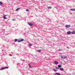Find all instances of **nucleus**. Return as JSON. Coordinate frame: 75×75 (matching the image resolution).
Returning <instances> with one entry per match:
<instances>
[{
    "mask_svg": "<svg viewBox=\"0 0 75 75\" xmlns=\"http://www.w3.org/2000/svg\"><path fill=\"white\" fill-rule=\"evenodd\" d=\"M3 4V3H2L0 1V5H2Z\"/></svg>",
    "mask_w": 75,
    "mask_h": 75,
    "instance_id": "20",
    "label": "nucleus"
},
{
    "mask_svg": "<svg viewBox=\"0 0 75 75\" xmlns=\"http://www.w3.org/2000/svg\"><path fill=\"white\" fill-rule=\"evenodd\" d=\"M53 70L54 71H58V70H56L54 69H53Z\"/></svg>",
    "mask_w": 75,
    "mask_h": 75,
    "instance_id": "24",
    "label": "nucleus"
},
{
    "mask_svg": "<svg viewBox=\"0 0 75 75\" xmlns=\"http://www.w3.org/2000/svg\"><path fill=\"white\" fill-rule=\"evenodd\" d=\"M4 69H8V67H4Z\"/></svg>",
    "mask_w": 75,
    "mask_h": 75,
    "instance_id": "16",
    "label": "nucleus"
},
{
    "mask_svg": "<svg viewBox=\"0 0 75 75\" xmlns=\"http://www.w3.org/2000/svg\"><path fill=\"white\" fill-rule=\"evenodd\" d=\"M47 8H48V9H51V7H47Z\"/></svg>",
    "mask_w": 75,
    "mask_h": 75,
    "instance_id": "21",
    "label": "nucleus"
},
{
    "mask_svg": "<svg viewBox=\"0 0 75 75\" xmlns=\"http://www.w3.org/2000/svg\"><path fill=\"white\" fill-rule=\"evenodd\" d=\"M60 71H64V69L63 68H60Z\"/></svg>",
    "mask_w": 75,
    "mask_h": 75,
    "instance_id": "5",
    "label": "nucleus"
},
{
    "mask_svg": "<svg viewBox=\"0 0 75 75\" xmlns=\"http://www.w3.org/2000/svg\"><path fill=\"white\" fill-rule=\"evenodd\" d=\"M62 51V49H59V50H57V51Z\"/></svg>",
    "mask_w": 75,
    "mask_h": 75,
    "instance_id": "22",
    "label": "nucleus"
},
{
    "mask_svg": "<svg viewBox=\"0 0 75 75\" xmlns=\"http://www.w3.org/2000/svg\"><path fill=\"white\" fill-rule=\"evenodd\" d=\"M37 52H40V51H41V50H38L37 51Z\"/></svg>",
    "mask_w": 75,
    "mask_h": 75,
    "instance_id": "12",
    "label": "nucleus"
},
{
    "mask_svg": "<svg viewBox=\"0 0 75 75\" xmlns=\"http://www.w3.org/2000/svg\"><path fill=\"white\" fill-rule=\"evenodd\" d=\"M65 27L66 28H69V27H70V25H67L65 26Z\"/></svg>",
    "mask_w": 75,
    "mask_h": 75,
    "instance_id": "3",
    "label": "nucleus"
},
{
    "mask_svg": "<svg viewBox=\"0 0 75 75\" xmlns=\"http://www.w3.org/2000/svg\"><path fill=\"white\" fill-rule=\"evenodd\" d=\"M24 41V39H20V40H18V42H22Z\"/></svg>",
    "mask_w": 75,
    "mask_h": 75,
    "instance_id": "1",
    "label": "nucleus"
},
{
    "mask_svg": "<svg viewBox=\"0 0 75 75\" xmlns=\"http://www.w3.org/2000/svg\"><path fill=\"white\" fill-rule=\"evenodd\" d=\"M70 10H72V11H75V9H74H74H71Z\"/></svg>",
    "mask_w": 75,
    "mask_h": 75,
    "instance_id": "10",
    "label": "nucleus"
},
{
    "mask_svg": "<svg viewBox=\"0 0 75 75\" xmlns=\"http://www.w3.org/2000/svg\"><path fill=\"white\" fill-rule=\"evenodd\" d=\"M58 67H59V68H61V65H58Z\"/></svg>",
    "mask_w": 75,
    "mask_h": 75,
    "instance_id": "13",
    "label": "nucleus"
},
{
    "mask_svg": "<svg viewBox=\"0 0 75 75\" xmlns=\"http://www.w3.org/2000/svg\"><path fill=\"white\" fill-rule=\"evenodd\" d=\"M29 45L30 46H32L33 45L32 44H29Z\"/></svg>",
    "mask_w": 75,
    "mask_h": 75,
    "instance_id": "18",
    "label": "nucleus"
},
{
    "mask_svg": "<svg viewBox=\"0 0 75 75\" xmlns=\"http://www.w3.org/2000/svg\"><path fill=\"white\" fill-rule=\"evenodd\" d=\"M48 20L50 21H51V20H50V19H48Z\"/></svg>",
    "mask_w": 75,
    "mask_h": 75,
    "instance_id": "29",
    "label": "nucleus"
},
{
    "mask_svg": "<svg viewBox=\"0 0 75 75\" xmlns=\"http://www.w3.org/2000/svg\"><path fill=\"white\" fill-rule=\"evenodd\" d=\"M12 21H15V20H14V19H12Z\"/></svg>",
    "mask_w": 75,
    "mask_h": 75,
    "instance_id": "26",
    "label": "nucleus"
},
{
    "mask_svg": "<svg viewBox=\"0 0 75 75\" xmlns=\"http://www.w3.org/2000/svg\"><path fill=\"white\" fill-rule=\"evenodd\" d=\"M4 69V67H3V68H1L0 69V71H1V70H3Z\"/></svg>",
    "mask_w": 75,
    "mask_h": 75,
    "instance_id": "8",
    "label": "nucleus"
},
{
    "mask_svg": "<svg viewBox=\"0 0 75 75\" xmlns=\"http://www.w3.org/2000/svg\"><path fill=\"white\" fill-rule=\"evenodd\" d=\"M54 64H55L57 65V64H58V62L57 61H55L54 62Z\"/></svg>",
    "mask_w": 75,
    "mask_h": 75,
    "instance_id": "6",
    "label": "nucleus"
},
{
    "mask_svg": "<svg viewBox=\"0 0 75 75\" xmlns=\"http://www.w3.org/2000/svg\"><path fill=\"white\" fill-rule=\"evenodd\" d=\"M18 39H15L14 40V42H17V41H18Z\"/></svg>",
    "mask_w": 75,
    "mask_h": 75,
    "instance_id": "9",
    "label": "nucleus"
},
{
    "mask_svg": "<svg viewBox=\"0 0 75 75\" xmlns=\"http://www.w3.org/2000/svg\"><path fill=\"white\" fill-rule=\"evenodd\" d=\"M64 58H67V56H64Z\"/></svg>",
    "mask_w": 75,
    "mask_h": 75,
    "instance_id": "23",
    "label": "nucleus"
},
{
    "mask_svg": "<svg viewBox=\"0 0 75 75\" xmlns=\"http://www.w3.org/2000/svg\"><path fill=\"white\" fill-rule=\"evenodd\" d=\"M55 69H59V68L58 67H56Z\"/></svg>",
    "mask_w": 75,
    "mask_h": 75,
    "instance_id": "14",
    "label": "nucleus"
},
{
    "mask_svg": "<svg viewBox=\"0 0 75 75\" xmlns=\"http://www.w3.org/2000/svg\"><path fill=\"white\" fill-rule=\"evenodd\" d=\"M67 33L68 34H71V32L70 31H69L67 32Z\"/></svg>",
    "mask_w": 75,
    "mask_h": 75,
    "instance_id": "4",
    "label": "nucleus"
},
{
    "mask_svg": "<svg viewBox=\"0 0 75 75\" xmlns=\"http://www.w3.org/2000/svg\"><path fill=\"white\" fill-rule=\"evenodd\" d=\"M26 11H29V10H28V9H27L26 10Z\"/></svg>",
    "mask_w": 75,
    "mask_h": 75,
    "instance_id": "25",
    "label": "nucleus"
},
{
    "mask_svg": "<svg viewBox=\"0 0 75 75\" xmlns=\"http://www.w3.org/2000/svg\"><path fill=\"white\" fill-rule=\"evenodd\" d=\"M61 57L62 58H64V55L61 56Z\"/></svg>",
    "mask_w": 75,
    "mask_h": 75,
    "instance_id": "19",
    "label": "nucleus"
},
{
    "mask_svg": "<svg viewBox=\"0 0 75 75\" xmlns=\"http://www.w3.org/2000/svg\"><path fill=\"white\" fill-rule=\"evenodd\" d=\"M29 66L30 68H31V66H30V64H29Z\"/></svg>",
    "mask_w": 75,
    "mask_h": 75,
    "instance_id": "27",
    "label": "nucleus"
},
{
    "mask_svg": "<svg viewBox=\"0 0 75 75\" xmlns=\"http://www.w3.org/2000/svg\"><path fill=\"white\" fill-rule=\"evenodd\" d=\"M71 33H72V34H75V32L73 31V32H71Z\"/></svg>",
    "mask_w": 75,
    "mask_h": 75,
    "instance_id": "15",
    "label": "nucleus"
},
{
    "mask_svg": "<svg viewBox=\"0 0 75 75\" xmlns=\"http://www.w3.org/2000/svg\"><path fill=\"white\" fill-rule=\"evenodd\" d=\"M56 74L57 75H61V74H60L58 73H56Z\"/></svg>",
    "mask_w": 75,
    "mask_h": 75,
    "instance_id": "11",
    "label": "nucleus"
},
{
    "mask_svg": "<svg viewBox=\"0 0 75 75\" xmlns=\"http://www.w3.org/2000/svg\"><path fill=\"white\" fill-rule=\"evenodd\" d=\"M28 24L30 26H33V24L31 23V22H30L28 23Z\"/></svg>",
    "mask_w": 75,
    "mask_h": 75,
    "instance_id": "2",
    "label": "nucleus"
},
{
    "mask_svg": "<svg viewBox=\"0 0 75 75\" xmlns=\"http://www.w3.org/2000/svg\"><path fill=\"white\" fill-rule=\"evenodd\" d=\"M67 48H68V49H69V47H67Z\"/></svg>",
    "mask_w": 75,
    "mask_h": 75,
    "instance_id": "28",
    "label": "nucleus"
},
{
    "mask_svg": "<svg viewBox=\"0 0 75 75\" xmlns=\"http://www.w3.org/2000/svg\"><path fill=\"white\" fill-rule=\"evenodd\" d=\"M20 10V8H17L16 10V11H18V10Z\"/></svg>",
    "mask_w": 75,
    "mask_h": 75,
    "instance_id": "17",
    "label": "nucleus"
},
{
    "mask_svg": "<svg viewBox=\"0 0 75 75\" xmlns=\"http://www.w3.org/2000/svg\"><path fill=\"white\" fill-rule=\"evenodd\" d=\"M73 74V75H75V74H74V73L73 74Z\"/></svg>",
    "mask_w": 75,
    "mask_h": 75,
    "instance_id": "30",
    "label": "nucleus"
},
{
    "mask_svg": "<svg viewBox=\"0 0 75 75\" xmlns=\"http://www.w3.org/2000/svg\"><path fill=\"white\" fill-rule=\"evenodd\" d=\"M6 15H5L4 16L3 18L4 19H7V18L6 17Z\"/></svg>",
    "mask_w": 75,
    "mask_h": 75,
    "instance_id": "7",
    "label": "nucleus"
}]
</instances>
